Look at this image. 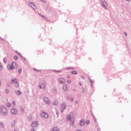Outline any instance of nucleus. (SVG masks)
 <instances>
[{
    "mask_svg": "<svg viewBox=\"0 0 131 131\" xmlns=\"http://www.w3.org/2000/svg\"><path fill=\"white\" fill-rule=\"evenodd\" d=\"M15 53H16L17 55H18V56H20H20L22 55H21V53H19L18 51H15Z\"/></svg>",
    "mask_w": 131,
    "mask_h": 131,
    "instance_id": "obj_21",
    "label": "nucleus"
},
{
    "mask_svg": "<svg viewBox=\"0 0 131 131\" xmlns=\"http://www.w3.org/2000/svg\"><path fill=\"white\" fill-rule=\"evenodd\" d=\"M125 36H127V33H126V32H125Z\"/></svg>",
    "mask_w": 131,
    "mask_h": 131,
    "instance_id": "obj_34",
    "label": "nucleus"
},
{
    "mask_svg": "<svg viewBox=\"0 0 131 131\" xmlns=\"http://www.w3.org/2000/svg\"><path fill=\"white\" fill-rule=\"evenodd\" d=\"M1 85H2V82L0 80V86H1Z\"/></svg>",
    "mask_w": 131,
    "mask_h": 131,
    "instance_id": "obj_37",
    "label": "nucleus"
},
{
    "mask_svg": "<svg viewBox=\"0 0 131 131\" xmlns=\"http://www.w3.org/2000/svg\"><path fill=\"white\" fill-rule=\"evenodd\" d=\"M54 106H58L59 105V102H58V101H55L54 103H53Z\"/></svg>",
    "mask_w": 131,
    "mask_h": 131,
    "instance_id": "obj_17",
    "label": "nucleus"
},
{
    "mask_svg": "<svg viewBox=\"0 0 131 131\" xmlns=\"http://www.w3.org/2000/svg\"><path fill=\"white\" fill-rule=\"evenodd\" d=\"M7 68L9 70H14V68H13V66H12V64H8L7 66Z\"/></svg>",
    "mask_w": 131,
    "mask_h": 131,
    "instance_id": "obj_9",
    "label": "nucleus"
},
{
    "mask_svg": "<svg viewBox=\"0 0 131 131\" xmlns=\"http://www.w3.org/2000/svg\"><path fill=\"white\" fill-rule=\"evenodd\" d=\"M12 106V105L11 104V103H7V107H9L10 108V107H11Z\"/></svg>",
    "mask_w": 131,
    "mask_h": 131,
    "instance_id": "obj_23",
    "label": "nucleus"
},
{
    "mask_svg": "<svg viewBox=\"0 0 131 131\" xmlns=\"http://www.w3.org/2000/svg\"><path fill=\"white\" fill-rule=\"evenodd\" d=\"M66 69H72V68H70L69 67L66 68Z\"/></svg>",
    "mask_w": 131,
    "mask_h": 131,
    "instance_id": "obj_35",
    "label": "nucleus"
},
{
    "mask_svg": "<svg viewBox=\"0 0 131 131\" xmlns=\"http://www.w3.org/2000/svg\"><path fill=\"white\" fill-rule=\"evenodd\" d=\"M1 113L3 115H7L8 114V110L5 107H2Z\"/></svg>",
    "mask_w": 131,
    "mask_h": 131,
    "instance_id": "obj_2",
    "label": "nucleus"
},
{
    "mask_svg": "<svg viewBox=\"0 0 131 131\" xmlns=\"http://www.w3.org/2000/svg\"><path fill=\"white\" fill-rule=\"evenodd\" d=\"M81 78H82L83 79H84V77L83 76H81Z\"/></svg>",
    "mask_w": 131,
    "mask_h": 131,
    "instance_id": "obj_33",
    "label": "nucleus"
},
{
    "mask_svg": "<svg viewBox=\"0 0 131 131\" xmlns=\"http://www.w3.org/2000/svg\"><path fill=\"white\" fill-rule=\"evenodd\" d=\"M80 125L81 126L84 125V121L81 120L80 122Z\"/></svg>",
    "mask_w": 131,
    "mask_h": 131,
    "instance_id": "obj_15",
    "label": "nucleus"
},
{
    "mask_svg": "<svg viewBox=\"0 0 131 131\" xmlns=\"http://www.w3.org/2000/svg\"><path fill=\"white\" fill-rule=\"evenodd\" d=\"M43 101L44 102H45V103H46L47 105H51V101H50V99H49V98L48 97L44 98Z\"/></svg>",
    "mask_w": 131,
    "mask_h": 131,
    "instance_id": "obj_4",
    "label": "nucleus"
},
{
    "mask_svg": "<svg viewBox=\"0 0 131 131\" xmlns=\"http://www.w3.org/2000/svg\"><path fill=\"white\" fill-rule=\"evenodd\" d=\"M12 66L13 68V69H16L17 67H18V64H17L15 62H13L12 63Z\"/></svg>",
    "mask_w": 131,
    "mask_h": 131,
    "instance_id": "obj_6",
    "label": "nucleus"
},
{
    "mask_svg": "<svg viewBox=\"0 0 131 131\" xmlns=\"http://www.w3.org/2000/svg\"><path fill=\"white\" fill-rule=\"evenodd\" d=\"M40 16H41V17H42L43 18H45V17L43 16V15H40Z\"/></svg>",
    "mask_w": 131,
    "mask_h": 131,
    "instance_id": "obj_39",
    "label": "nucleus"
},
{
    "mask_svg": "<svg viewBox=\"0 0 131 131\" xmlns=\"http://www.w3.org/2000/svg\"><path fill=\"white\" fill-rule=\"evenodd\" d=\"M9 90H5V93H6V94H9Z\"/></svg>",
    "mask_w": 131,
    "mask_h": 131,
    "instance_id": "obj_27",
    "label": "nucleus"
},
{
    "mask_svg": "<svg viewBox=\"0 0 131 131\" xmlns=\"http://www.w3.org/2000/svg\"><path fill=\"white\" fill-rule=\"evenodd\" d=\"M3 70V64H2L1 63H0V71Z\"/></svg>",
    "mask_w": 131,
    "mask_h": 131,
    "instance_id": "obj_22",
    "label": "nucleus"
},
{
    "mask_svg": "<svg viewBox=\"0 0 131 131\" xmlns=\"http://www.w3.org/2000/svg\"><path fill=\"white\" fill-rule=\"evenodd\" d=\"M29 5L30 7L33 8L34 10H36L37 9V7H36V5H34L33 2H29Z\"/></svg>",
    "mask_w": 131,
    "mask_h": 131,
    "instance_id": "obj_3",
    "label": "nucleus"
},
{
    "mask_svg": "<svg viewBox=\"0 0 131 131\" xmlns=\"http://www.w3.org/2000/svg\"><path fill=\"white\" fill-rule=\"evenodd\" d=\"M101 2L102 3V4H103V3H105V1H104V0H101Z\"/></svg>",
    "mask_w": 131,
    "mask_h": 131,
    "instance_id": "obj_32",
    "label": "nucleus"
},
{
    "mask_svg": "<svg viewBox=\"0 0 131 131\" xmlns=\"http://www.w3.org/2000/svg\"><path fill=\"white\" fill-rule=\"evenodd\" d=\"M66 80H65V79L63 78H61L60 79H59V82L60 83H61V84H63V83H65L66 82Z\"/></svg>",
    "mask_w": 131,
    "mask_h": 131,
    "instance_id": "obj_10",
    "label": "nucleus"
},
{
    "mask_svg": "<svg viewBox=\"0 0 131 131\" xmlns=\"http://www.w3.org/2000/svg\"><path fill=\"white\" fill-rule=\"evenodd\" d=\"M52 131H60V129L57 127H54L52 129Z\"/></svg>",
    "mask_w": 131,
    "mask_h": 131,
    "instance_id": "obj_14",
    "label": "nucleus"
},
{
    "mask_svg": "<svg viewBox=\"0 0 131 131\" xmlns=\"http://www.w3.org/2000/svg\"><path fill=\"white\" fill-rule=\"evenodd\" d=\"M66 109V104L65 103H63L62 105V107H61V112H63L64 110H65Z\"/></svg>",
    "mask_w": 131,
    "mask_h": 131,
    "instance_id": "obj_8",
    "label": "nucleus"
},
{
    "mask_svg": "<svg viewBox=\"0 0 131 131\" xmlns=\"http://www.w3.org/2000/svg\"><path fill=\"white\" fill-rule=\"evenodd\" d=\"M61 72V70L58 71V72Z\"/></svg>",
    "mask_w": 131,
    "mask_h": 131,
    "instance_id": "obj_41",
    "label": "nucleus"
},
{
    "mask_svg": "<svg viewBox=\"0 0 131 131\" xmlns=\"http://www.w3.org/2000/svg\"><path fill=\"white\" fill-rule=\"evenodd\" d=\"M40 89H43V90H45L46 85H45V84L43 83L41 84V85H40Z\"/></svg>",
    "mask_w": 131,
    "mask_h": 131,
    "instance_id": "obj_12",
    "label": "nucleus"
},
{
    "mask_svg": "<svg viewBox=\"0 0 131 131\" xmlns=\"http://www.w3.org/2000/svg\"><path fill=\"white\" fill-rule=\"evenodd\" d=\"M56 115H57V116H59V113L58 112L56 113Z\"/></svg>",
    "mask_w": 131,
    "mask_h": 131,
    "instance_id": "obj_36",
    "label": "nucleus"
},
{
    "mask_svg": "<svg viewBox=\"0 0 131 131\" xmlns=\"http://www.w3.org/2000/svg\"><path fill=\"white\" fill-rule=\"evenodd\" d=\"M102 5L104 9H107V3H106V2H103V3H102Z\"/></svg>",
    "mask_w": 131,
    "mask_h": 131,
    "instance_id": "obj_11",
    "label": "nucleus"
},
{
    "mask_svg": "<svg viewBox=\"0 0 131 131\" xmlns=\"http://www.w3.org/2000/svg\"><path fill=\"white\" fill-rule=\"evenodd\" d=\"M71 73L72 74H77V71H73L71 72Z\"/></svg>",
    "mask_w": 131,
    "mask_h": 131,
    "instance_id": "obj_19",
    "label": "nucleus"
},
{
    "mask_svg": "<svg viewBox=\"0 0 131 131\" xmlns=\"http://www.w3.org/2000/svg\"><path fill=\"white\" fill-rule=\"evenodd\" d=\"M16 86H19V84H16Z\"/></svg>",
    "mask_w": 131,
    "mask_h": 131,
    "instance_id": "obj_40",
    "label": "nucleus"
},
{
    "mask_svg": "<svg viewBox=\"0 0 131 131\" xmlns=\"http://www.w3.org/2000/svg\"><path fill=\"white\" fill-rule=\"evenodd\" d=\"M63 90L65 91V92H67L68 90V88H67V85L64 84L63 86Z\"/></svg>",
    "mask_w": 131,
    "mask_h": 131,
    "instance_id": "obj_13",
    "label": "nucleus"
},
{
    "mask_svg": "<svg viewBox=\"0 0 131 131\" xmlns=\"http://www.w3.org/2000/svg\"><path fill=\"white\" fill-rule=\"evenodd\" d=\"M127 2H130L131 0H126Z\"/></svg>",
    "mask_w": 131,
    "mask_h": 131,
    "instance_id": "obj_38",
    "label": "nucleus"
},
{
    "mask_svg": "<svg viewBox=\"0 0 131 131\" xmlns=\"http://www.w3.org/2000/svg\"><path fill=\"white\" fill-rule=\"evenodd\" d=\"M12 82L14 83H18V80H17V79H12Z\"/></svg>",
    "mask_w": 131,
    "mask_h": 131,
    "instance_id": "obj_16",
    "label": "nucleus"
},
{
    "mask_svg": "<svg viewBox=\"0 0 131 131\" xmlns=\"http://www.w3.org/2000/svg\"><path fill=\"white\" fill-rule=\"evenodd\" d=\"M20 57L23 59V60H24V61H25L26 60L25 57H23V56L22 55H21Z\"/></svg>",
    "mask_w": 131,
    "mask_h": 131,
    "instance_id": "obj_25",
    "label": "nucleus"
},
{
    "mask_svg": "<svg viewBox=\"0 0 131 131\" xmlns=\"http://www.w3.org/2000/svg\"><path fill=\"white\" fill-rule=\"evenodd\" d=\"M38 126V122L36 121L33 122L32 124V127H35V126Z\"/></svg>",
    "mask_w": 131,
    "mask_h": 131,
    "instance_id": "obj_7",
    "label": "nucleus"
},
{
    "mask_svg": "<svg viewBox=\"0 0 131 131\" xmlns=\"http://www.w3.org/2000/svg\"><path fill=\"white\" fill-rule=\"evenodd\" d=\"M90 120H87L86 121V124H87V125H89V124H90Z\"/></svg>",
    "mask_w": 131,
    "mask_h": 131,
    "instance_id": "obj_24",
    "label": "nucleus"
},
{
    "mask_svg": "<svg viewBox=\"0 0 131 131\" xmlns=\"http://www.w3.org/2000/svg\"><path fill=\"white\" fill-rule=\"evenodd\" d=\"M11 114L13 115H16V114H18V112L17 111V110L15 108H13L11 111Z\"/></svg>",
    "mask_w": 131,
    "mask_h": 131,
    "instance_id": "obj_5",
    "label": "nucleus"
},
{
    "mask_svg": "<svg viewBox=\"0 0 131 131\" xmlns=\"http://www.w3.org/2000/svg\"><path fill=\"white\" fill-rule=\"evenodd\" d=\"M16 95H17V96L21 95V92L20 91H17L16 92Z\"/></svg>",
    "mask_w": 131,
    "mask_h": 131,
    "instance_id": "obj_20",
    "label": "nucleus"
},
{
    "mask_svg": "<svg viewBox=\"0 0 131 131\" xmlns=\"http://www.w3.org/2000/svg\"><path fill=\"white\" fill-rule=\"evenodd\" d=\"M14 59H15V60H18V56H14Z\"/></svg>",
    "mask_w": 131,
    "mask_h": 131,
    "instance_id": "obj_30",
    "label": "nucleus"
},
{
    "mask_svg": "<svg viewBox=\"0 0 131 131\" xmlns=\"http://www.w3.org/2000/svg\"><path fill=\"white\" fill-rule=\"evenodd\" d=\"M12 105H13V106H16V102H15V101H13V102H12Z\"/></svg>",
    "mask_w": 131,
    "mask_h": 131,
    "instance_id": "obj_26",
    "label": "nucleus"
},
{
    "mask_svg": "<svg viewBox=\"0 0 131 131\" xmlns=\"http://www.w3.org/2000/svg\"><path fill=\"white\" fill-rule=\"evenodd\" d=\"M18 72H19V73H21V72H22V70H21V69L19 70Z\"/></svg>",
    "mask_w": 131,
    "mask_h": 131,
    "instance_id": "obj_31",
    "label": "nucleus"
},
{
    "mask_svg": "<svg viewBox=\"0 0 131 131\" xmlns=\"http://www.w3.org/2000/svg\"><path fill=\"white\" fill-rule=\"evenodd\" d=\"M67 119H68V121H70L71 120V116H70V115H68L67 116Z\"/></svg>",
    "mask_w": 131,
    "mask_h": 131,
    "instance_id": "obj_18",
    "label": "nucleus"
},
{
    "mask_svg": "<svg viewBox=\"0 0 131 131\" xmlns=\"http://www.w3.org/2000/svg\"><path fill=\"white\" fill-rule=\"evenodd\" d=\"M67 83H69V84H70V83H71V80L67 81Z\"/></svg>",
    "mask_w": 131,
    "mask_h": 131,
    "instance_id": "obj_29",
    "label": "nucleus"
},
{
    "mask_svg": "<svg viewBox=\"0 0 131 131\" xmlns=\"http://www.w3.org/2000/svg\"><path fill=\"white\" fill-rule=\"evenodd\" d=\"M5 63H7V59L6 58H4L3 60Z\"/></svg>",
    "mask_w": 131,
    "mask_h": 131,
    "instance_id": "obj_28",
    "label": "nucleus"
},
{
    "mask_svg": "<svg viewBox=\"0 0 131 131\" xmlns=\"http://www.w3.org/2000/svg\"><path fill=\"white\" fill-rule=\"evenodd\" d=\"M41 117L43 118H49V114L45 112H41L40 114Z\"/></svg>",
    "mask_w": 131,
    "mask_h": 131,
    "instance_id": "obj_1",
    "label": "nucleus"
}]
</instances>
